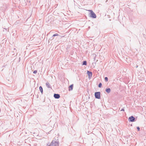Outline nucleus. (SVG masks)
<instances>
[{"label": "nucleus", "mask_w": 146, "mask_h": 146, "mask_svg": "<svg viewBox=\"0 0 146 146\" xmlns=\"http://www.w3.org/2000/svg\"><path fill=\"white\" fill-rule=\"evenodd\" d=\"M59 141L58 139L56 141V139H53L50 144L48 146H59Z\"/></svg>", "instance_id": "f257e3e1"}, {"label": "nucleus", "mask_w": 146, "mask_h": 146, "mask_svg": "<svg viewBox=\"0 0 146 146\" xmlns=\"http://www.w3.org/2000/svg\"><path fill=\"white\" fill-rule=\"evenodd\" d=\"M90 12V17L93 18H96V16L95 13L92 10H88Z\"/></svg>", "instance_id": "f03ea898"}, {"label": "nucleus", "mask_w": 146, "mask_h": 146, "mask_svg": "<svg viewBox=\"0 0 146 146\" xmlns=\"http://www.w3.org/2000/svg\"><path fill=\"white\" fill-rule=\"evenodd\" d=\"M95 96L96 98L100 99L101 97L100 92H95Z\"/></svg>", "instance_id": "7ed1b4c3"}, {"label": "nucleus", "mask_w": 146, "mask_h": 146, "mask_svg": "<svg viewBox=\"0 0 146 146\" xmlns=\"http://www.w3.org/2000/svg\"><path fill=\"white\" fill-rule=\"evenodd\" d=\"M135 118L133 116H131L129 117L128 120L129 122H134L135 121Z\"/></svg>", "instance_id": "20e7f679"}, {"label": "nucleus", "mask_w": 146, "mask_h": 146, "mask_svg": "<svg viewBox=\"0 0 146 146\" xmlns=\"http://www.w3.org/2000/svg\"><path fill=\"white\" fill-rule=\"evenodd\" d=\"M54 97L55 98L58 99L60 98V96L59 94H54Z\"/></svg>", "instance_id": "39448f33"}, {"label": "nucleus", "mask_w": 146, "mask_h": 146, "mask_svg": "<svg viewBox=\"0 0 146 146\" xmlns=\"http://www.w3.org/2000/svg\"><path fill=\"white\" fill-rule=\"evenodd\" d=\"M46 86L48 88H51L50 85V84L48 82H47L46 83Z\"/></svg>", "instance_id": "423d86ee"}, {"label": "nucleus", "mask_w": 146, "mask_h": 146, "mask_svg": "<svg viewBox=\"0 0 146 146\" xmlns=\"http://www.w3.org/2000/svg\"><path fill=\"white\" fill-rule=\"evenodd\" d=\"M106 91L108 93H109L110 92L111 90L109 88H107L106 89Z\"/></svg>", "instance_id": "0eeeda50"}, {"label": "nucleus", "mask_w": 146, "mask_h": 146, "mask_svg": "<svg viewBox=\"0 0 146 146\" xmlns=\"http://www.w3.org/2000/svg\"><path fill=\"white\" fill-rule=\"evenodd\" d=\"M88 75V78L89 80H90L92 76V74H87Z\"/></svg>", "instance_id": "6e6552de"}, {"label": "nucleus", "mask_w": 146, "mask_h": 146, "mask_svg": "<svg viewBox=\"0 0 146 146\" xmlns=\"http://www.w3.org/2000/svg\"><path fill=\"white\" fill-rule=\"evenodd\" d=\"M73 87V84L71 85L69 87V90H72Z\"/></svg>", "instance_id": "1a4fd4ad"}, {"label": "nucleus", "mask_w": 146, "mask_h": 146, "mask_svg": "<svg viewBox=\"0 0 146 146\" xmlns=\"http://www.w3.org/2000/svg\"><path fill=\"white\" fill-rule=\"evenodd\" d=\"M39 89L40 92L42 94L43 92V91L42 88L41 86H40L39 87Z\"/></svg>", "instance_id": "9d476101"}, {"label": "nucleus", "mask_w": 146, "mask_h": 146, "mask_svg": "<svg viewBox=\"0 0 146 146\" xmlns=\"http://www.w3.org/2000/svg\"><path fill=\"white\" fill-rule=\"evenodd\" d=\"M87 64V61L86 60L84 61L83 62H82V65H86Z\"/></svg>", "instance_id": "9b49d317"}, {"label": "nucleus", "mask_w": 146, "mask_h": 146, "mask_svg": "<svg viewBox=\"0 0 146 146\" xmlns=\"http://www.w3.org/2000/svg\"><path fill=\"white\" fill-rule=\"evenodd\" d=\"M102 70V69L100 68L98 70H96L97 72L98 73H99V72H101V71Z\"/></svg>", "instance_id": "f8f14e48"}, {"label": "nucleus", "mask_w": 146, "mask_h": 146, "mask_svg": "<svg viewBox=\"0 0 146 146\" xmlns=\"http://www.w3.org/2000/svg\"><path fill=\"white\" fill-rule=\"evenodd\" d=\"M58 35H58V34H57V33L55 34H54L52 35V38L54 37V36H58Z\"/></svg>", "instance_id": "ddd939ff"}, {"label": "nucleus", "mask_w": 146, "mask_h": 146, "mask_svg": "<svg viewBox=\"0 0 146 146\" xmlns=\"http://www.w3.org/2000/svg\"><path fill=\"white\" fill-rule=\"evenodd\" d=\"M102 85V84L101 83H100L98 85V87L99 88H101Z\"/></svg>", "instance_id": "4468645a"}, {"label": "nucleus", "mask_w": 146, "mask_h": 146, "mask_svg": "<svg viewBox=\"0 0 146 146\" xmlns=\"http://www.w3.org/2000/svg\"><path fill=\"white\" fill-rule=\"evenodd\" d=\"M105 80L106 81H108V78L107 77H106L105 78Z\"/></svg>", "instance_id": "2eb2a0df"}, {"label": "nucleus", "mask_w": 146, "mask_h": 146, "mask_svg": "<svg viewBox=\"0 0 146 146\" xmlns=\"http://www.w3.org/2000/svg\"><path fill=\"white\" fill-rule=\"evenodd\" d=\"M137 130L138 131H140V128L139 127H137Z\"/></svg>", "instance_id": "dca6fc26"}, {"label": "nucleus", "mask_w": 146, "mask_h": 146, "mask_svg": "<svg viewBox=\"0 0 146 146\" xmlns=\"http://www.w3.org/2000/svg\"><path fill=\"white\" fill-rule=\"evenodd\" d=\"M37 72V70H35L34 71L33 73H36Z\"/></svg>", "instance_id": "f3484780"}, {"label": "nucleus", "mask_w": 146, "mask_h": 146, "mask_svg": "<svg viewBox=\"0 0 146 146\" xmlns=\"http://www.w3.org/2000/svg\"><path fill=\"white\" fill-rule=\"evenodd\" d=\"M87 73H92V72L89 71H87Z\"/></svg>", "instance_id": "a211bd4d"}, {"label": "nucleus", "mask_w": 146, "mask_h": 146, "mask_svg": "<svg viewBox=\"0 0 146 146\" xmlns=\"http://www.w3.org/2000/svg\"><path fill=\"white\" fill-rule=\"evenodd\" d=\"M124 108H123L121 110V111H124Z\"/></svg>", "instance_id": "6ab92c4d"}, {"label": "nucleus", "mask_w": 146, "mask_h": 146, "mask_svg": "<svg viewBox=\"0 0 146 146\" xmlns=\"http://www.w3.org/2000/svg\"><path fill=\"white\" fill-rule=\"evenodd\" d=\"M138 67V66L137 65H136V68H137Z\"/></svg>", "instance_id": "aec40b11"}]
</instances>
